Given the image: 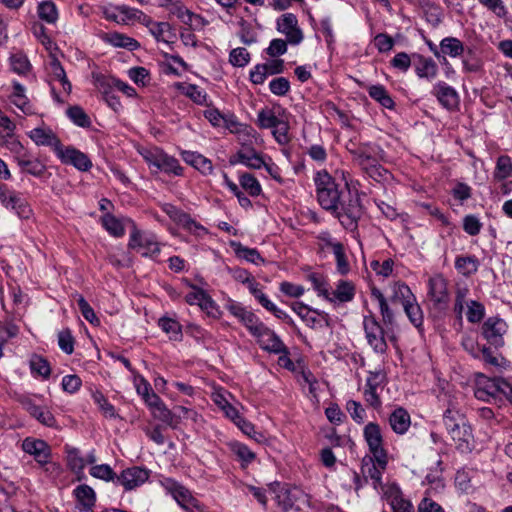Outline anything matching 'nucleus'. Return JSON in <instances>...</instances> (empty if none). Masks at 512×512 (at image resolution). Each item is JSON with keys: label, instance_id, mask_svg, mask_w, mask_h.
Listing matches in <instances>:
<instances>
[{"label": "nucleus", "instance_id": "680f3d73", "mask_svg": "<svg viewBox=\"0 0 512 512\" xmlns=\"http://www.w3.org/2000/svg\"><path fill=\"white\" fill-rule=\"evenodd\" d=\"M269 89L274 95L284 96L290 90V83L285 77H278L270 82Z\"/></svg>", "mask_w": 512, "mask_h": 512}, {"label": "nucleus", "instance_id": "a211bd4d", "mask_svg": "<svg viewBox=\"0 0 512 512\" xmlns=\"http://www.w3.org/2000/svg\"><path fill=\"white\" fill-rule=\"evenodd\" d=\"M254 337L257 338V341L262 349L273 352V353H281L286 352V348L280 338L269 329L266 325L260 328L259 332H257Z\"/></svg>", "mask_w": 512, "mask_h": 512}, {"label": "nucleus", "instance_id": "e2e57ef3", "mask_svg": "<svg viewBox=\"0 0 512 512\" xmlns=\"http://www.w3.org/2000/svg\"><path fill=\"white\" fill-rule=\"evenodd\" d=\"M466 315L469 322L478 323L484 317V306L477 301H471Z\"/></svg>", "mask_w": 512, "mask_h": 512}, {"label": "nucleus", "instance_id": "ddd939ff", "mask_svg": "<svg viewBox=\"0 0 512 512\" xmlns=\"http://www.w3.org/2000/svg\"><path fill=\"white\" fill-rule=\"evenodd\" d=\"M29 138L37 145V146H48L51 147L56 155L60 152L63 147L60 139L54 133V131L46 126H41L32 129L28 133Z\"/></svg>", "mask_w": 512, "mask_h": 512}, {"label": "nucleus", "instance_id": "c756f323", "mask_svg": "<svg viewBox=\"0 0 512 512\" xmlns=\"http://www.w3.org/2000/svg\"><path fill=\"white\" fill-rule=\"evenodd\" d=\"M17 163L24 172L40 177L46 171V166L36 158H30L26 151L17 157Z\"/></svg>", "mask_w": 512, "mask_h": 512}, {"label": "nucleus", "instance_id": "412c9836", "mask_svg": "<svg viewBox=\"0 0 512 512\" xmlns=\"http://www.w3.org/2000/svg\"><path fill=\"white\" fill-rule=\"evenodd\" d=\"M431 301L436 305H446L449 301V293L446 279L437 274L429 279V292Z\"/></svg>", "mask_w": 512, "mask_h": 512}, {"label": "nucleus", "instance_id": "c03bdc74", "mask_svg": "<svg viewBox=\"0 0 512 512\" xmlns=\"http://www.w3.org/2000/svg\"><path fill=\"white\" fill-rule=\"evenodd\" d=\"M369 96L378 101L385 108L391 109L394 106V101L381 85L371 86L369 88Z\"/></svg>", "mask_w": 512, "mask_h": 512}, {"label": "nucleus", "instance_id": "8fccbe9b", "mask_svg": "<svg viewBox=\"0 0 512 512\" xmlns=\"http://www.w3.org/2000/svg\"><path fill=\"white\" fill-rule=\"evenodd\" d=\"M30 368H31L32 372L37 373L38 375H40L44 378H48L51 373L49 363L47 362L46 359H44L43 357H41L39 355H33L31 357Z\"/></svg>", "mask_w": 512, "mask_h": 512}, {"label": "nucleus", "instance_id": "e433bc0d", "mask_svg": "<svg viewBox=\"0 0 512 512\" xmlns=\"http://www.w3.org/2000/svg\"><path fill=\"white\" fill-rule=\"evenodd\" d=\"M67 466L72 472H81L86 466L85 459L81 456L80 450L75 447L66 446Z\"/></svg>", "mask_w": 512, "mask_h": 512}, {"label": "nucleus", "instance_id": "ea45409f", "mask_svg": "<svg viewBox=\"0 0 512 512\" xmlns=\"http://www.w3.org/2000/svg\"><path fill=\"white\" fill-rule=\"evenodd\" d=\"M336 258L337 270L340 274L345 275L350 270L349 262L346 258L344 246L340 242H334L328 244Z\"/></svg>", "mask_w": 512, "mask_h": 512}, {"label": "nucleus", "instance_id": "2f4dec72", "mask_svg": "<svg viewBox=\"0 0 512 512\" xmlns=\"http://www.w3.org/2000/svg\"><path fill=\"white\" fill-rule=\"evenodd\" d=\"M375 459L374 458H370L369 459V463H366L364 461V464H363V467H362V472L363 474L365 475V477H369L372 481H373V486L375 489H378V488H381L382 492L384 493V490H386L387 487H384V485L382 484V481H381V478H382V471L384 469H382L378 463L376 462V464L374 463Z\"/></svg>", "mask_w": 512, "mask_h": 512}, {"label": "nucleus", "instance_id": "4d7b16f0", "mask_svg": "<svg viewBox=\"0 0 512 512\" xmlns=\"http://www.w3.org/2000/svg\"><path fill=\"white\" fill-rule=\"evenodd\" d=\"M250 54L246 48L238 47L230 52L229 61L233 66L243 67L248 64Z\"/></svg>", "mask_w": 512, "mask_h": 512}, {"label": "nucleus", "instance_id": "09e8293b", "mask_svg": "<svg viewBox=\"0 0 512 512\" xmlns=\"http://www.w3.org/2000/svg\"><path fill=\"white\" fill-rule=\"evenodd\" d=\"M281 117L277 116L273 110L262 109L258 112V125L261 128L273 129Z\"/></svg>", "mask_w": 512, "mask_h": 512}, {"label": "nucleus", "instance_id": "72a5a7b5", "mask_svg": "<svg viewBox=\"0 0 512 512\" xmlns=\"http://www.w3.org/2000/svg\"><path fill=\"white\" fill-rule=\"evenodd\" d=\"M478 267L479 261L475 256H459L455 260V268L464 276L475 274Z\"/></svg>", "mask_w": 512, "mask_h": 512}, {"label": "nucleus", "instance_id": "393cba45", "mask_svg": "<svg viewBox=\"0 0 512 512\" xmlns=\"http://www.w3.org/2000/svg\"><path fill=\"white\" fill-rule=\"evenodd\" d=\"M148 479V473L146 470L139 467L129 468L124 470L120 476L117 477V481L125 487L127 490H131L136 486L144 483Z\"/></svg>", "mask_w": 512, "mask_h": 512}, {"label": "nucleus", "instance_id": "4468645a", "mask_svg": "<svg viewBox=\"0 0 512 512\" xmlns=\"http://www.w3.org/2000/svg\"><path fill=\"white\" fill-rule=\"evenodd\" d=\"M162 209L170 219L187 231L197 235L199 234V231H204V228L193 220L189 214L178 209L174 205L165 203L162 205Z\"/></svg>", "mask_w": 512, "mask_h": 512}, {"label": "nucleus", "instance_id": "39448f33", "mask_svg": "<svg viewBox=\"0 0 512 512\" xmlns=\"http://www.w3.org/2000/svg\"><path fill=\"white\" fill-rule=\"evenodd\" d=\"M132 223V232L130 235L128 247L140 252L145 257H154L160 252L159 243L152 234L140 231L136 225Z\"/></svg>", "mask_w": 512, "mask_h": 512}, {"label": "nucleus", "instance_id": "de8ad7c7", "mask_svg": "<svg viewBox=\"0 0 512 512\" xmlns=\"http://www.w3.org/2000/svg\"><path fill=\"white\" fill-rule=\"evenodd\" d=\"M512 173V162L508 156H500L497 160L494 177L498 180L506 179Z\"/></svg>", "mask_w": 512, "mask_h": 512}, {"label": "nucleus", "instance_id": "9d476101", "mask_svg": "<svg viewBox=\"0 0 512 512\" xmlns=\"http://www.w3.org/2000/svg\"><path fill=\"white\" fill-rule=\"evenodd\" d=\"M164 486L186 512H191L192 508L200 510L201 506L199 501L194 498L190 491L184 486L180 485L172 479H166Z\"/></svg>", "mask_w": 512, "mask_h": 512}, {"label": "nucleus", "instance_id": "a878e982", "mask_svg": "<svg viewBox=\"0 0 512 512\" xmlns=\"http://www.w3.org/2000/svg\"><path fill=\"white\" fill-rule=\"evenodd\" d=\"M349 151L353 156L354 163L363 171L367 170L370 165L379 159L375 149L369 145H361L355 149H350Z\"/></svg>", "mask_w": 512, "mask_h": 512}, {"label": "nucleus", "instance_id": "3c124183", "mask_svg": "<svg viewBox=\"0 0 512 512\" xmlns=\"http://www.w3.org/2000/svg\"><path fill=\"white\" fill-rule=\"evenodd\" d=\"M39 17L47 23H55L58 18L56 6L53 2H43L38 7Z\"/></svg>", "mask_w": 512, "mask_h": 512}, {"label": "nucleus", "instance_id": "864d4df0", "mask_svg": "<svg viewBox=\"0 0 512 512\" xmlns=\"http://www.w3.org/2000/svg\"><path fill=\"white\" fill-rule=\"evenodd\" d=\"M68 117L80 127H89L91 121L85 111L79 106L70 107L67 110Z\"/></svg>", "mask_w": 512, "mask_h": 512}, {"label": "nucleus", "instance_id": "2eb2a0df", "mask_svg": "<svg viewBox=\"0 0 512 512\" xmlns=\"http://www.w3.org/2000/svg\"><path fill=\"white\" fill-rule=\"evenodd\" d=\"M162 209L170 219L187 231L197 235L199 234V231H204V228L193 220L189 214L178 209L174 205L165 203L162 205Z\"/></svg>", "mask_w": 512, "mask_h": 512}, {"label": "nucleus", "instance_id": "7ed1b4c3", "mask_svg": "<svg viewBox=\"0 0 512 512\" xmlns=\"http://www.w3.org/2000/svg\"><path fill=\"white\" fill-rule=\"evenodd\" d=\"M443 422L451 439L459 448L469 444L472 438L471 428L459 411L451 407L447 408L443 415Z\"/></svg>", "mask_w": 512, "mask_h": 512}, {"label": "nucleus", "instance_id": "37998d69", "mask_svg": "<svg viewBox=\"0 0 512 512\" xmlns=\"http://www.w3.org/2000/svg\"><path fill=\"white\" fill-rule=\"evenodd\" d=\"M441 51L451 57L462 54L464 47L460 40L453 37L444 38L440 43Z\"/></svg>", "mask_w": 512, "mask_h": 512}, {"label": "nucleus", "instance_id": "4c0bfd02", "mask_svg": "<svg viewBox=\"0 0 512 512\" xmlns=\"http://www.w3.org/2000/svg\"><path fill=\"white\" fill-rule=\"evenodd\" d=\"M74 495L77 499V506H94L96 502V495L94 490L86 485H79L74 490Z\"/></svg>", "mask_w": 512, "mask_h": 512}, {"label": "nucleus", "instance_id": "20e7f679", "mask_svg": "<svg viewBox=\"0 0 512 512\" xmlns=\"http://www.w3.org/2000/svg\"><path fill=\"white\" fill-rule=\"evenodd\" d=\"M333 213L346 229L354 230L363 214V208L358 196H352L350 192H347L345 198L341 200L339 209Z\"/></svg>", "mask_w": 512, "mask_h": 512}, {"label": "nucleus", "instance_id": "cd10ccee", "mask_svg": "<svg viewBox=\"0 0 512 512\" xmlns=\"http://www.w3.org/2000/svg\"><path fill=\"white\" fill-rule=\"evenodd\" d=\"M389 424L395 433L404 434L411 424L410 415L404 408L399 407L391 413Z\"/></svg>", "mask_w": 512, "mask_h": 512}, {"label": "nucleus", "instance_id": "473e14b6", "mask_svg": "<svg viewBox=\"0 0 512 512\" xmlns=\"http://www.w3.org/2000/svg\"><path fill=\"white\" fill-rule=\"evenodd\" d=\"M105 40L115 47L126 48L130 51L136 50L140 46L134 38L117 32L107 33Z\"/></svg>", "mask_w": 512, "mask_h": 512}, {"label": "nucleus", "instance_id": "6ab92c4d", "mask_svg": "<svg viewBox=\"0 0 512 512\" xmlns=\"http://www.w3.org/2000/svg\"><path fill=\"white\" fill-rule=\"evenodd\" d=\"M93 79L96 88L100 92H106L108 88H113L123 92L128 97H133L136 95L134 88L114 77L106 76L103 74H94Z\"/></svg>", "mask_w": 512, "mask_h": 512}, {"label": "nucleus", "instance_id": "603ef678", "mask_svg": "<svg viewBox=\"0 0 512 512\" xmlns=\"http://www.w3.org/2000/svg\"><path fill=\"white\" fill-rule=\"evenodd\" d=\"M235 245V253L239 258L245 259L248 262L258 264L263 262L262 257L256 249L244 247L241 244Z\"/></svg>", "mask_w": 512, "mask_h": 512}, {"label": "nucleus", "instance_id": "a19ab883", "mask_svg": "<svg viewBox=\"0 0 512 512\" xmlns=\"http://www.w3.org/2000/svg\"><path fill=\"white\" fill-rule=\"evenodd\" d=\"M103 227L114 237H121L125 233L121 220L107 213L101 218Z\"/></svg>", "mask_w": 512, "mask_h": 512}, {"label": "nucleus", "instance_id": "bb28decb", "mask_svg": "<svg viewBox=\"0 0 512 512\" xmlns=\"http://www.w3.org/2000/svg\"><path fill=\"white\" fill-rule=\"evenodd\" d=\"M148 23L151 24L150 33L157 41H163L166 44L176 41V32L168 22H154L152 19H149Z\"/></svg>", "mask_w": 512, "mask_h": 512}, {"label": "nucleus", "instance_id": "aec40b11", "mask_svg": "<svg viewBox=\"0 0 512 512\" xmlns=\"http://www.w3.org/2000/svg\"><path fill=\"white\" fill-rule=\"evenodd\" d=\"M229 163L231 165L242 163L251 169H260L265 164V161L254 148L244 146L236 153V155L229 159Z\"/></svg>", "mask_w": 512, "mask_h": 512}, {"label": "nucleus", "instance_id": "c85d7f7f", "mask_svg": "<svg viewBox=\"0 0 512 512\" xmlns=\"http://www.w3.org/2000/svg\"><path fill=\"white\" fill-rule=\"evenodd\" d=\"M182 157L187 164L193 166L205 175L211 174L213 171L211 161L201 154L185 151L182 153Z\"/></svg>", "mask_w": 512, "mask_h": 512}, {"label": "nucleus", "instance_id": "052dcab7", "mask_svg": "<svg viewBox=\"0 0 512 512\" xmlns=\"http://www.w3.org/2000/svg\"><path fill=\"white\" fill-rule=\"evenodd\" d=\"M77 302L83 317L91 324L99 325L100 321L98 317L96 316L94 310L89 305V303L84 299V297L80 296Z\"/></svg>", "mask_w": 512, "mask_h": 512}, {"label": "nucleus", "instance_id": "0e129e2a", "mask_svg": "<svg viewBox=\"0 0 512 512\" xmlns=\"http://www.w3.org/2000/svg\"><path fill=\"white\" fill-rule=\"evenodd\" d=\"M0 145L5 146L7 149L13 152L16 155V158L25 152V149L20 141L15 139L10 133H8L6 136H2Z\"/></svg>", "mask_w": 512, "mask_h": 512}, {"label": "nucleus", "instance_id": "6e6552de", "mask_svg": "<svg viewBox=\"0 0 512 512\" xmlns=\"http://www.w3.org/2000/svg\"><path fill=\"white\" fill-rule=\"evenodd\" d=\"M271 492L275 494L276 501L283 512H288L297 506V503L304 498V494L297 488L281 486L279 483L269 485Z\"/></svg>", "mask_w": 512, "mask_h": 512}, {"label": "nucleus", "instance_id": "6e6d98bb", "mask_svg": "<svg viewBox=\"0 0 512 512\" xmlns=\"http://www.w3.org/2000/svg\"><path fill=\"white\" fill-rule=\"evenodd\" d=\"M94 402L98 405V408L103 413L105 417L114 418L116 417L115 409L112 404L108 402L105 396L101 392H94L93 395Z\"/></svg>", "mask_w": 512, "mask_h": 512}, {"label": "nucleus", "instance_id": "0eeeda50", "mask_svg": "<svg viewBox=\"0 0 512 512\" xmlns=\"http://www.w3.org/2000/svg\"><path fill=\"white\" fill-rule=\"evenodd\" d=\"M363 327L368 344L371 348L379 354H384L387 351V343L384 338V330L377 322L374 316H365L363 320Z\"/></svg>", "mask_w": 512, "mask_h": 512}, {"label": "nucleus", "instance_id": "a18cd8bd", "mask_svg": "<svg viewBox=\"0 0 512 512\" xmlns=\"http://www.w3.org/2000/svg\"><path fill=\"white\" fill-rule=\"evenodd\" d=\"M28 412L35 417L39 422L46 426H53L55 423V418L48 410H45L39 406L34 404H28L27 406Z\"/></svg>", "mask_w": 512, "mask_h": 512}, {"label": "nucleus", "instance_id": "5fc2aeb1", "mask_svg": "<svg viewBox=\"0 0 512 512\" xmlns=\"http://www.w3.org/2000/svg\"><path fill=\"white\" fill-rule=\"evenodd\" d=\"M153 416L162 422L166 423L168 426L172 428H176L178 425V420L174 416V414L165 406L163 403L156 409L152 411Z\"/></svg>", "mask_w": 512, "mask_h": 512}, {"label": "nucleus", "instance_id": "b1692460", "mask_svg": "<svg viewBox=\"0 0 512 512\" xmlns=\"http://www.w3.org/2000/svg\"><path fill=\"white\" fill-rule=\"evenodd\" d=\"M433 94L447 109H455L459 104V96L456 90L444 82H440L434 86Z\"/></svg>", "mask_w": 512, "mask_h": 512}, {"label": "nucleus", "instance_id": "5701e85b", "mask_svg": "<svg viewBox=\"0 0 512 512\" xmlns=\"http://www.w3.org/2000/svg\"><path fill=\"white\" fill-rule=\"evenodd\" d=\"M384 497L390 504L393 512H414L413 505L410 501L403 498L402 492L397 486H388L384 490Z\"/></svg>", "mask_w": 512, "mask_h": 512}, {"label": "nucleus", "instance_id": "4be33fe9", "mask_svg": "<svg viewBox=\"0 0 512 512\" xmlns=\"http://www.w3.org/2000/svg\"><path fill=\"white\" fill-rule=\"evenodd\" d=\"M22 448L26 453L33 455L39 464H46L49 460L50 448L43 440L26 438Z\"/></svg>", "mask_w": 512, "mask_h": 512}, {"label": "nucleus", "instance_id": "1a4fd4ad", "mask_svg": "<svg viewBox=\"0 0 512 512\" xmlns=\"http://www.w3.org/2000/svg\"><path fill=\"white\" fill-rule=\"evenodd\" d=\"M277 30L285 35L291 45L300 44L304 38L297 17L293 13H285L277 20Z\"/></svg>", "mask_w": 512, "mask_h": 512}, {"label": "nucleus", "instance_id": "f3484780", "mask_svg": "<svg viewBox=\"0 0 512 512\" xmlns=\"http://www.w3.org/2000/svg\"><path fill=\"white\" fill-rule=\"evenodd\" d=\"M57 156L64 164H71L81 171H87L92 167L88 156L73 147H62Z\"/></svg>", "mask_w": 512, "mask_h": 512}, {"label": "nucleus", "instance_id": "f704fd0d", "mask_svg": "<svg viewBox=\"0 0 512 512\" xmlns=\"http://www.w3.org/2000/svg\"><path fill=\"white\" fill-rule=\"evenodd\" d=\"M438 67L431 58H424L418 56V62L416 64V73L421 78L433 79L436 77Z\"/></svg>", "mask_w": 512, "mask_h": 512}, {"label": "nucleus", "instance_id": "774afa93", "mask_svg": "<svg viewBox=\"0 0 512 512\" xmlns=\"http://www.w3.org/2000/svg\"><path fill=\"white\" fill-rule=\"evenodd\" d=\"M58 344L66 354H72L74 351V339L69 330H62L58 334Z\"/></svg>", "mask_w": 512, "mask_h": 512}, {"label": "nucleus", "instance_id": "f8f14e48", "mask_svg": "<svg viewBox=\"0 0 512 512\" xmlns=\"http://www.w3.org/2000/svg\"><path fill=\"white\" fill-rule=\"evenodd\" d=\"M292 310L309 326L316 328L324 322L329 325V315L326 312L312 309L302 302H296L292 305Z\"/></svg>", "mask_w": 512, "mask_h": 512}, {"label": "nucleus", "instance_id": "c9c22d12", "mask_svg": "<svg viewBox=\"0 0 512 512\" xmlns=\"http://www.w3.org/2000/svg\"><path fill=\"white\" fill-rule=\"evenodd\" d=\"M479 359H482L487 365L499 370L507 369L509 366V362L503 356L494 354L491 349L486 346H482Z\"/></svg>", "mask_w": 512, "mask_h": 512}, {"label": "nucleus", "instance_id": "58836bf2", "mask_svg": "<svg viewBox=\"0 0 512 512\" xmlns=\"http://www.w3.org/2000/svg\"><path fill=\"white\" fill-rule=\"evenodd\" d=\"M333 295L334 301L337 300L341 303L349 302L354 298L355 287L351 282L341 280L338 282Z\"/></svg>", "mask_w": 512, "mask_h": 512}, {"label": "nucleus", "instance_id": "dca6fc26", "mask_svg": "<svg viewBox=\"0 0 512 512\" xmlns=\"http://www.w3.org/2000/svg\"><path fill=\"white\" fill-rule=\"evenodd\" d=\"M396 295L401 296L405 300L402 302L404 311L408 316L409 320L415 327H420L423 323V313L420 306L406 299L411 295L410 288L405 284H398L395 290Z\"/></svg>", "mask_w": 512, "mask_h": 512}, {"label": "nucleus", "instance_id": "9b49d317", "mask_svg": "<svg viewBox=\"0 0 512 512\" xmlns=\"http://www.w3.org/2000/svg\"><path fill=\"white\" fill-rule=\"evenodd\" d=\"M507 331V324L498 317L488 318L482 325V334L484 338L496 347L503 346V335Z\"/></svg>", "mask_w": 512, "mask_h": 512}, {"label": "nucleus", "instance_id": "13d9d810", "mask_svg": "<svg viewBox=\"0 0 512 512\" xmlns=\"http://www.w3.org/2000/svg\"><path fill=\"white\" fill-rule=\"evenodd\" d=\"M11 67L18 74H25L30 69V63L27 57L22 53L13 54L10 58Z\"/></svg>", "mask_w": 512, "mask_h": 512}, {"label": "nucleus", "instance_id": "7c9ffc66", "mask_svg": "<svg viewBox=\"0 0 512 512\" xmlns=\"http://www.w3.org/2000/svg\"><path fill=\"white\" fill-rule=\"evenodd\" d=\"M49 71L53 80H57L61 84L64 92L69 94L71 92L72 85L67 79L64 68L55 55L50 56Z\"/></svg>", "mask_w": 512, "mask_h": 512}, {"label": "nucleus", "instance_id": "423d86ee", "mask_svg": "<svg viewBox=\"0 0 512 512\" xmlns=\"http://www.w3.org/2000/svg\"><path fill=\"white\" fill-rule=\"evenodd\" d=\"M364 437L375 462H377L382 469H385L387 465V455L382 447L380 427L373 422L368 423L364 428Z\"/></svg>", "mask_w": 512, "mask_h": 512}, {"label": "nucleus", "instance_id": "bf43d9fd", "mask_svg": "<svg viewBox=\"0 0 512 512\" xmlns=\"http://www.w3.org/2000/svg\"><path fill=\"white\" fill-rule=\"evenodd\" d=\"M236 425L241 429L243 433L253 438L256 442L262 443L265 441V436L261 432H257L254 425L245 419H239L236 422Z\"/></svg>", "mask_w": 512, "mask_h": 512}, {"label": "nucleus", "instance_id": "f257e3e1", "mask_svg": "<svg viewBox=\"0 0 512 512\" xmlns=\"http://www.w3.org/2000/svg\"><path fill=\"white\" fill-rule=\"evenodd\" d=\"M317 199L322 208L328 211H337L341 204V200L349 190L344 187L339 188L335 180L326 172L319 171L314 178Z\"/></svg>", "mask_w": 512, "mask_h": 512}, {"label": "nucleus", "instance_id": "49530a36", "mask_svg": "<svg viewBox=\"0 0 512 512\" xmlns=\"http://www.w3.org/2000/svg\"><path fill=\"white\" fill-rule=\"evenodd\" d=\"M240 185L245 189L251 196H258L261 193V186L258 180L249 173H244L240 176Z\"/></svg>", "mask_w": 512, "mask_h": 512}, {"label": "nucleus", "instance_id": "338daca9", "mask_svg": "<svg viewBox=\"0 0 512 512\" xmlns=\"http://www.w3.org/2000/svg\"><path fill=\"white\" fill-rule=\"evenodd\" d=\"M90 474L95 477L105 481L113 480L115 477V473L112 468L107 464L95 465L91 467Z\"/></svg>", "mask_w": 512, "mask_h": 512}, {"label": "nucleus", "instance_id": "69168bd1", "mask_svg": "<svg viewBox=\"0 0 512 512\" xmlns=\"http://www.w3.org/2000/svg\"><path fill=\"white\" fill-rule=\"evenodd\" d=\"M288 130L289 125L287 121L281 117L277 124L274 126L272 131L278 143L285 144L288 142Z\"/></svg>", "mask_w": 512, "mask_h": 512}, {"label": "nucleus", "instance_id": "79ce46f5", "mask_svg": "<svg viewBox=\"0 0 512 512\" xmlns=\"http://www.w3.org/2000/svg\"><path fill=\"white\" fill-rule=\"evenodd\" d=\"M167 11L170 15L176 16L184 24L191 23L193 13L188 10L179 0H174L173 3L167 4Z\"/></svg>", "mask_w": 512, "mask_h": 512}, {"label": "nucleus", "instance_id": "f03ea898", "mask_svg": "<svg viewBox=\"0 0 512 512\" xmlns=\"http://www.w3.org/2000/svg\"><path fill=\"white\" fill-rule=\"evenodd\" d=\"M509 390V381L500 377H488L483 373L474 374V395L485 402L496 400Z\"/></svg>", "mask_w": 512, "mask_h": 512}]
</instances>
